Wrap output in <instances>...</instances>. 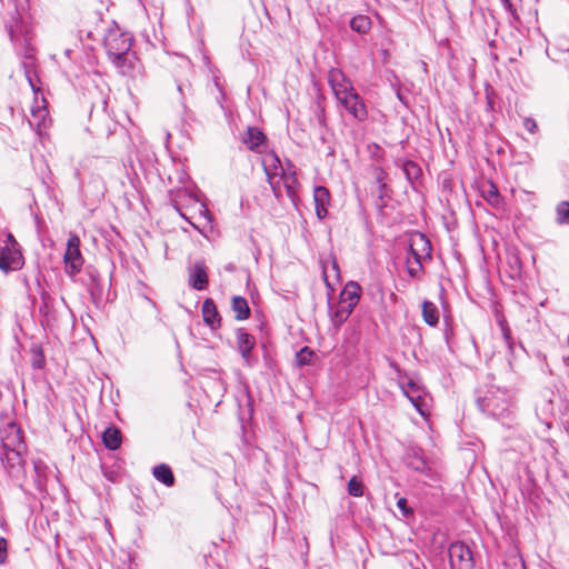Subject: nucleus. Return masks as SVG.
Returning <instances> with one entry per match:
<instances>
[{"label":"nucleus","mask_w":569,"mask_h":569,"mask_svg":"<svg viewBox=\"0 0 569 569\" xmlns=\"http://www.w3.org/2000/svg\"><path fill=\"white\" fill-rule=\"evenodd\" d=\"M271 189H272V192L273 194L278 198L281 196V186L282 184V179H280V177H271V178H267Z\"/></svg>","instance_id":"c9c22d12"},{"label":"nucleus","mask_w":569,"mask_h":569,"mask_svg":"<svg viewBox=\"0 0 569 569\" xmlns=\"http://www.w3.org/2000/svg\"><path fill=\"white\" fill-rule=\"evenodd\" d=\"M491 379L476 389V403L486 416L508 420L516 410V391L512 388L497 385Z\"/></svg>","instance_id":"f257e3e1"},{"label":"nucleus","mask_w":569,"mask_h":569,"mask_svg":"<svg viewBox=\"0 0 569 569\" xmlns=\"http://www.w3.org/2000/svg\"><path fill=\"white\" fill-rule=\"evenodd\" d=\"M398 383L407 398L411 397V392L417 395L425 390L415 378L407 375H399Z\"/></svg>","instance_id":"412c9836"},{"label":"nucleus","mask_w":569,"mask_h":569,"mask_svg":"<svg viewBox=\"0 0 569 569\" xmlns=\"http://www.w3.org/2000/svg\"><path fill=\"white\" fill-rule=\"evenodd\" d=\"M522 569H525V566L522 565Z\"/></svg>","instance_id":"49530a36"},{"label":"nucleus","mask_w":569,"mask_h":569,"mask_svg":"<svg viewBox=\"0 0 569 569\" xmlns=\"http://www.w3.org/2000/svg\"><path fill=\"white\" fill-rule=\"evenodd\" d=\"M422 260H425L421 257L412 256L408 251V256L406 259L407 270L410 277L418 278L420 273L423 270Z\"/></svg>","instance_id":"393cba45"},{"label":"nucleus","mask_w":569,"mask_h":569,"mask_svg":"<svg viewBox=\"0 0 569 569\" xmlns=\"http://www.w3.org/2000/svg\"><path fill=\"white\" fill-rule=\"evenodd\" d=\"M0 4L6 7L7 10L6 13L0 14L11 42L14 43L17 50L26 60H32L33 48L31 41L33 39V30L31 24L22 18L17 0H8L6 3L3 0H0Z\"/></svg>","instance_id":"f03ea898"},{"label":"nucleus","mask_w":569,"mask_h":569,"mask_svg":"<svg viewBox=\"0 0 569 569\" xmlns=\"http://www.w3.org/2000/svg\"><path fill=\"white\" fill-rule=\"evenodd\" d=\"M132 38L119 29H111L104 37V48L111 62L122 74L133 69L134 54L131 52Z\"/></svg>","instance_id":"20e7f679"},{"label":"nucleus","mask_w":569,"mask_h":569,"mask_svg":"<svg viewBox=\"0 0 569 569\" xmlns=\"http://www.w3.org/2000/svg\"><path fill=\"white\" fill-rule=\"evenodd\" d=\"M189 284L196 290H204L208 287V273L202 261H197L189 270Z\"/></svg>","instance_id":"f8f14e48"},{"label":"nucleus","mask_w":569,"mask_h":569,"mask_svg":"<svg viewBox=\"0 0 569 569\" xmlns=\"http://www.w3.org/2000/svg\"><path fill=\"white\" fill-rule=\"evenodd\" d=\"M328 83L337 100L355 90L351 80L338 68L329 70Z\"/></svg>","instance_id":"1a4fd4ad"},{"label":"nucleus","mask_w":569,"mask_h":569,"mask_svg":"<svg viewBox=\"0 0 569 569\" xmlns=\"http://www.w3.org/2000/svg\"><path fill=\"white\" fill-rule=\"evenodd\" d=\"M102 442L109 450H117L122 442L120 429L114 426L108 427L102 433Z\"/></svg>","instance_id":"6ab92c4d"},{"label":"nucleus","mask_w":569,"mask_h":569,"mask_svg":"<svg viewBox=\"0 0 569 569\" xmlns=\"http://www.w3.org/2000/svg\"><path fill=\"white\" fill-rule=\"evenodd\" d=\"M416 410L422 416L426 417L429 412V403H428V395L426 390L415 393L411 392V397L408 398Z\"/></svg>","instance_id":"5701e85b"},{"label":"nucleus","mask_w":569,"mask_h":569,"mask_svg":"<svg viewBox=\"0 0 569 569\" xmlns=\"http://www.w3.org/2000/svg\"><path fill=\"white\" fill-rule=\"evenodd\" d=\"M348 493L352 497H361L363 495V483L357 477H352L348 482Z\"/></svg>","instance_id":"473e14b6"},{"label":"nucleus","mask_w":569,"mask_h":569,"mask_svg":"<svg viewBox=\"0 0 569 569\" xmlns=\"http://www.w3.org/2000/svg\"><path fill=\"white\" fill-rule=\"evenodd\" d=\"M361 287L355 282L349 281L340 293V299L349 306H357L360 300Z\"/></svg>","instance_id":"a211bd4d"},{"label":"nucleus","mask_w":569,"mask_h":569,"mask_svg":"<svg viewBox=\"0 0 569 569\" xmlns=\"http://www.w3.org/2000/svg\"><path fill=\"white\" fill-rule=\"evenodd\" d=\"M242 142L249 150L261 153L266 144V136L259 128L249 127L242 137Z\"/></svg>","instance_id":"ddd939ff"},{"label":"nucleus","mask_w":569,"mask_h":569,"mask_svg":"<svg viewBox=\"0 0 569 569\" xmlns=\"http://www.w3.org/2000/svg\"><path fill=\"white\" fill-rule=\"evenodd\" d=\"M422 317L426 323L429 326H436L439 321V311L437 306L433 302L423 301Z\"/></svg>","instance_id":"b1692460"},{"label":"nucleus","mask_w":569,"mask_h":569,"mask_svg":"<svg viewBox=\"0 0 569 569\" xmlns=\"http://www.w3.org/2000/svg\"><path fill=\"white\" fill-rule=\"evenodd\" d=\"M23 66H24V68H26V77H27V79H28V81H29V83H30L31 88H32L33 90H36L34 84H33V81H32V78H31V74H30V70H29V67L31 66V63H30V64H28V63L24 61V62H23Z\"/></svg>","instance_id":"a19ab883"},{"label":"nucleus","mask_w":569,"mask_h":569,"mask_svg":"<svg viewBox=\"0 0 569 569\" xmlns=\"http://www.w3.org/2000/svg\"><path fill=\"white\" fill-rule=\"evenodd\" d=\"M483 197L492 207L496 208L500 207L502 202L499 190L493 183H490L488 189L483 190Z\"/></svg>","instance_id":"7c9ffc66"},{"label":"nucleus","mask_w":569,"mask_h":569,"mask_svg":"<svg viewBox=\"0 0 569 569\" xmlns=\"http://www.w3.org/2000/svg\"><path fill=\"white\" fill-rule=\"evenodd\" d=\"M355 307L356 306H349V303L339 300L338 306H337V310L335 312V321L338 325H341L345 321H347L349 316L352 313Z\"/></svg>","instance_id":"cd10ccee"},{"label":"nucleus","mask_w":569,"mask_h":569,"mask_svg":"<svg viewBox=\"0 0 569 569\" xmlns=\"http://www.w3.org/2000/svg\"><path fill=\"white\" fill-rule=\"evenodd\" d=\"M449 562L451 569H473L475 560L470 548L460 541L449 546Z\"/></svg>","instance_id":"423d86ee"},{"label":"nucleus","mask_w":569,"mask_h":569,"mask_svg":"<svg viewBox=\"0 0 569 569\" xmlns=\"http://www.w3.org/2000/svg\"><path fill=\"white\" fill-rule=\"evenodd\" d=\"M238 350L241 353L244 362L251 366V350L256 345V339L252 335L243 329H238L236 332Z\"/></svg>","instance_id":"9b49d317"},{"label":"nucleus","mask_w":569,"mask_h":569,"mask_svg":"<svg viewBox=\"0 0 569 569\" xmlns=\"http://www.w3.org/2000/svg\"><path fill=\"white\" fill-rule=\"evenodd\" d=\"M350 28L358 33H367L371 28V20L367 16H356L350 21Z\"/></svg>","instance_id":"a878e982"},{"label":"nucleus","mask_w":569,"mask_h":569,"mask_svg":"<svg viewBox=\"0 0 569 569\" xmlns=\"http://www.w3.org/2000/svg\"><path fill=\"white\" fill-rule=\"evenodd\" d=\"M385 171L379 169L377 170V173H376V180L377 182L379 183L380 186V189H383L386 187L385 182H383V179H385Z\"/></svg>","instance_id":"58836bf2"},{"label":"nucleus","mask_w":569,"mask_h":569,"mask_svg":"<svg viewBox=\"0 0 569 569\" xmlns=\"http://www.w3.org/2000/svg\"><path fill=\"white\" fill-rule=\"evenodd\" d=\"M398 508L405 513H410V510L407 508V500L405 498H400L397 502Z\"/></svg>","instance_id":"ea45409f"},{"label":"nucleus","mask_w":569,"mask_h":569,"mask_svg":"<svg viewBox=\"0 0 569 569\" xmlns=\"http://www.w3.org/2000/svg\"><path fill=\"white\" fill-rule=\"evenodd\" d=\"M523 127L530 132V133H535L538 129V126H537V122L535 119L532 118H526L523 120Z\"/></svg>","instance_id":"4c0bfd02"},{"label":"nucleus","mask_w":569,"mask_h":569,"mask_svg":"<svg viewBox=\"0 0 569 569\" xmlns=\"http://www.w3.org/2000/svg\"><path fill=\"white\" fill-rule=\"evenodd\" d=\"M3 456L1 462L9 477L22 487L21 480L24 478V461L21 456L23 448L22 431L14 421L8 422L1 431Z\"/></svg>","instance_id":"7ed1b4c3"},{"label":"nucleus","mask_w":569,"mask_h":569,"mask_svg":"<svg viewBox=\"0 0 569 569\" xmlns=\"http://www.w3.org/2000/svg\"><path fill=\"white\" fill-rule=\"evenodd\" d=\"M8 542L3 537H0V565H3L7 559Z\"/></svg>","instance_id":"e433bc0d"},{"label":"nucleus","mask_w":569,"mask_h":569,"mask_svg":"<svg viewBox=\"0 0 569 569\" xmlns=\"http://www.w3.org/2000/svg\"><path fill=\"white\" fill-rule=\"evenodd\" d=\"M87 274L90 278V282L88 283V287H89V291H90L91 296H94L97 293L100 295L102 288H101L100 281H99L98 271L96 269H88Z\"/></svg>","instance_id":"2f4dec72"},{"label":"nucleus","mask_w":569,"mask_h":569,"mask_svg":"<svg viewBox=\"0 0 569 569\" xmlns=\"http://www.w3.org/2000/svg\"><path fill=\"white\" fill-rule=\"evenodd\" d=\"M499 325L501 327L502 337H503L506 343L508 345V348L510 350H512L513 341H512L510 328L508 327V325L506 323V321L503 319L499 320Z\"/></svg>","instance_id":"f704fd0d"},{"label":"nucleus","mask_w":569,"mask_h":569,"mask_svg":"<svg viewBox=\"0 0 569 569\" xmlns=\"http://www.w3.org/2000/svg\"><path fill=\"white\" fill-rule=\"evenodd\" d=\"M282 184L286 188L287 194L290 199H293L297 196V187L298 180L295 172L288 173L284 172V176H281Z\"/></svg>","instance_id":"bb28decb"},{"label":"nucleus","mask_w":569,"mask_h":569,"mask_svg":"<svg viewBox=\"0 0 569 569\" xmlns=\"http://www.w3.org/2000/svg\"><path fill=\"white\" fill-rule=\"evenodd\" d=\"M63 262L64 271L71 278L77 276L82 269L84 259L80 251V238L77 234L72 233L68 239Z\"/></svg>","instance_id":"39448f33"},{"label":"nucleus","mask_w":569,"mask_h":569,"mask_svg":"<svg viewBox=\"0 0 569 569\" xmlns=\"http://www.w3.org/2000/svg\"><path fill=\"white\" fill-rule=\"evenodd\" d=\"M231 309L237 320H246L250 317V308L243 297L234 296L231 301Z\"/></svg>","instance_id":"4be33fe9"},{"label":"nucleus","mask_w":569,"mask_h":569,"mask_svg":"<svg viewBox=\"0 0 569 569\" xmlns=\"http://www.w3.org/2000/svg\"><path fill=\"white\" fill-rule=\"evenodd\" d=\"M202 318L203 322L212 330L220 328L221 317L218 312L217 306L212 299L207 298L202 303Z\"/></svg>","instance_id":"4468645a"},{"label":"nucleus","mask_w":569,"mask_h":569,"mask_svg":"<svg viewBox=\"0 0 569 569\" xmlns=\"http://www.w3.org/2000/svg\"><path fill=\"white\" fill-rule=\"evenodd\" d=\"M3 398V392L0 390V401L2 400Z\"/></svg>","instance_id":"a18cd8bd"},{"label":"nucleus","mask_w":569,"mask_h":569,"mask_svg":"<svg viewBox=\"0 0 569 569\" xmlns=\"http://www.w3.org/2000/svg\"><path fill=\"white\" fill-rule=\"evenodd\" d=\"M313 357V351L309 347H303L296 356L297 363L301 366L309 365Z\"/></svg>","instance_id":"72a5a7b5"},{"label":"nucleus","mask_w":569,"mask_h":569,"mask_svg":"<svg viewBox=\"0 0 569 569\" xmlns=\"http://www.w3.org/2000/svg\"><path fill=\"white\" fill-rule=\"evenodd\" d=\"M313 200L316 204V214L322 220L328 214V206L330 203V192L323 186H318L313 190Z\"/></svg>","instance_id":"2eb2a0df"},{"label":"nucleus","mask_w":569,"mask_h":569,"mask_svg":"<svg viewBox=\"0 0 569 569\" xmlns=\"http://www.w3.org/2000/svg\"><path fill=\"white\" fill-rule=\"evenodd\" d=\"M42 362H43V361H37V362H34V367H37V368H41V367H42Z\"/></svg>","instance_id":"c03bdc74"},{"label":"nucleus","mask_w":569,"mask_h":569,"mask_svg":"<svg viewBox=\"0 0 569 569\" xmlns=\"http://www.w3.org/2000/svg\"><path fill=\"white\" fill-rule=\"evenodd\" d=\"M201 212H203V214H206V216L209 214V210L207 209V207L204 204H201Z\"/></svg>","instance_id":"37998d69"},{"label":"nucleus","mask_w":569,"mask_h":569,"mask_svg":"<svg viewBox=\"0 0 569 569\" xmlns=\"http://www.w3.org/2000/svg\"><path fill=\"white\" fill-rule=\"evenodd\" d=\"M556 222L560 226L569 224V201H560L556 206Z\"/></svg>","instance_id":"c756f323"},{"label":"nucleus","mask_w":569,"mask_h":569,"mask_svg":"<svg viewBox=\"0 0 569 569\" xmlns=\"http://www.w3.org/2000/svg\"><path fill=\"white\" fill-rule=\"evenodd\" d=\"M405 459L406 465L416 471L425 472L428 469L426 458L420 448H410Z\"/></svg>","instance_id":"f3484780"},{"label":"nucleus","mask_w":569,"mask_h":569,"mask_svg":"<svg viewBox=\"0 0 569 569\" xmlns=\"http://www.w3.org/2000/svg\"><path fill=\"white\" fill-rule=\"evenodd\" d=\"M153 477L167 487L174 485V476L171 468L166 463H160L152 469Z\"/></svg>","instance_id":"aec40b11"},{"label":"nucleus","mask_w":569,"mask_h":569,"mask_svg":"<svg viewBox=\"0 0 569 569\" xmlns=\"http://www.w3.org/2000/svg\"><path fill=\"white\" fill-rule=\"evenodd\" d=\"M8 239L13 242V246L0 247V270L6 273L13 270H19L23 266L22 254L18 249L14 248L17 242L14 241L12 234H9Z\"/></svg>","instance_id":"0eeeda50"},{"label":"nucleus","mask_w":569,"mask_h":569,"mask_svg":"<svg viewBox=\"0 0 569 569\" xmlns=\"http://www.w3.org/2000/svg\"><path fill=\"white\" fill-rule=\"evenodd\" d=\"M262 166L267 178L284 176L286 171L274 152H270L263 158Z\"/></svg>","instance_id":"dca6fc26"},{"label":"nucleus","mask_w":569,"mask_h":569,"mask_svg":"<svg viewBox=\"0 0 569 569\" xmlns=\"http://www.w3.org/2000/svg\"><path fill=\"white\" fill-rule=\"evenodd\" d=\"M340 104L359 122H363L368 118V109L356 90L349 91L348 94L338 99Z\"/></svg>","instance_id":"6e6552de"},{"label":"nucleus","mask_w":569,"mask_h":569,"mask_svg":"<svg viewBox=\"0 0 569 569\" xmlns=\"http://www.w3.org/2000/svg\"><path fill=\"white\" fill-rule=\"evenodd\" d=\"M402 170L405 172L406 178L412 183L418 180L421 176V168L418 163L411 160H407L402 164Z\"/></svg>","instance_id":"c85d7f7f"},{"label":"nucleus","mask_w":569,"mask_h":569,"mask_svg":"<svg viewBox=\"0 0 569 569\" xmlns=\"http://www.w3.org/2000/svg\"><path fill=\"white\" fill-rule=\"evenodd\" d=\"M431 243L423 233L416 232L410 237L408 249L410 254L431 259Z\"/></svg>","instance_id":"9d476101"},{"label":"nucleus","mask_w":569,"mask_h":569,"mask_svg":"<svg viewBox=\"0 0 569 569\" xmlns=\"http://www.w3.org/2000/svg\"><path fill=\"white\" fill-rule=\"evenodd\" d=\"M501 3L508 11H512L513 6L511 0H501Z\"/></svg>","instance_id":"79ce46f5"}]
</instances>
